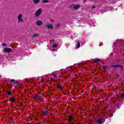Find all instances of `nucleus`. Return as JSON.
<instances>
[{
  "label": "nucleus",
  "instance_id": "obj_31",
  "mask_svg": "<svg viewBox=\"0 0 124 124\" xmlns=\"http://www.w3.org/2000/svg\"><path fill=\"white\" fill-rule=\"evenodd\" d=\"M54 78H55V76H54Z\"/></svg>",
  "mask_w": 124,
  "mask_h": 124
},
{
  "label": "nucleus",
  "instance_id": "obj_10",
  "mask_svg": "<svg viewBox=\"0 0 124 124\" xmlns=\"http://www.w3.org/2000/svg\"><path fill=\"white\" fill-rule=\"evenodd\" d=\"M74 9H75L76 10H77L78 8H80V6L79 5H73Z\"/></svg>",
  "mask_w": 124,
  "mask_h": 124
},
{
  "label": "nucleus",
  "instance_id": "obj_2",
  "mask_svg": "<svg viewBox=\"0 0 124 124\" xmlns=\"http://www.w3.org/2000/svg\"><path fill=\"white\" fill-rule=\"evenodd\" d=\"M22 17H23V15L19 14L17 16V19L18 20V22H24V20L22 19Z\"/></svg>",
  "mask_w": 124,
  "mask_h": 124
},
{
  "label": "nucleus",
  "instance_id": "obj_21",
  "mask_svg": "<svg viewBox=\"0 0 124 124\" xmlns=\"http://www.w3.org/2000/svg\"><path fill=\"white\" fill-rule=\"evenodd\" d=\"M57 46H58V44H54L52 46V48H56V47H57Z\"/></svg>",
  "mask_w": 124,
  "mask_h": 124
},
{
  "label": "nucleus",
  "instance_id": "obj_25",
  "mask_svg": "<svg viewBox=\"0 0 124 124\" xmlns=\"http://www.w3.org/2000/svg\"><path fill=\"white\" fill-rule=\"evenodd\" d=\"M9 120L11 121L12 122H13V117H9Z\"/></svg>",
  "mask_w": 124,
  "mask_h": 124
},
{
  "label": "nucleus",
  "instance_id": "obj_26",
  "mask_svg": "<svg viewBox=\"0 0 124 124\" xmlns=\"http://www.w3.org/2000/svg\"><path fill=\"white\" fill-rule=\"evenodd\" d=\"M121 43H122V45H124V40H122L121 41Z\"/></svg>",
  "mask_w": 124,
  "mask_h": 124
},
{
  "label": "nucleus",
  "instance_id": "obj_9",
  "mask_svg": "<svg viewBox=\"0 0 124 124\" xmlns=\"http://www.w3.org/2000/svg\"><path fill=\"white\" fill-rule=\"evenodd\" d=\"M67 117L68 118V119L67 120L68 122H71L73 119V116H71V115H69L67 116Z\"/></svg>",
  "mask_w": 124,
  "mask_h": 124
},
{
  "label": "nucleus",
  "instance_id": "obj_5",
  "mask_svg": "<svg viewBox=\"0 0 124 124\" xmlns=\"http://www.w3.org/2000/svg\"><path fill=\"white\" fill-rule=\"evenodd\" d=\"M42 24H43V22H42V21L41 20H37L35 23V24L37 26H42Z\"/></svg>",
  "mask_w": 124,
  "mask_h": 124
},
{
  "label": "nucleus",
  "instance_id": "obj_29",
  "mask_svg": "<svg viewBox=\"0 0 124 124\" xmlns=\"http://www.w3.org/2000/svg\"><path fill=\"white\" fill-rule=\"evenodd\" d=\"M38 93H40V94H41V93H40V92H38Z\"/></svg>",
  "mask_w": 124,
  "mask_h": 124
},
{
  "label": "nucleus",
  "instance_id": "obj_28",
  "mask_svg": "<svg viewBox=\"0 0 124 124\" xmlns=\"http://www.w3.org/2000/svg\"><path fill=\"white\" fill-rule=\"evenodd\" d=\"M93 8H95V6H93L92 7V9H93Z\"/></svg>",
  "mask_w": 124,
  "mask_h": 124
},
{
  "label": "nucleus",
  "instance_id": "obj_13",
  "mask_svg": "<svg viewBox=\"0 0 124 124\" xmlns=\"http://www.w3.org/2000/svg\"><path fill=\"white\" fill-rule=\"evenodd\" d=\"M9 101H11V102H14V101H16V98H15V97H12Z\"/></svg>",
  "mask_w": 124,
  "mask_h": 124
},
{
  "label": "nucleus",
  "instance_id": "obj_16",
  "mask_svg": "<svg viewBox=\"0 0 124 124\" xmlns=\"http://www.w3.org/2000/svg\"><path fill=\"white\" fill-rule=\"evenodd\" d=\"M80 46H81V43L80 42L78 41V43L77 44V46L78 48H80Z\"/></svg>",
  "mask_w": 124,
  "mask_h": 124
},
{
  "label": "nucleus",
  "instance_id": "obj_27",
  "mask_svg": "<svg viewBox=\"0 0 124 124\" xmlns=\"http://www.w3.org/2000/svg\"><path fill=\"white\" fill-rule=\"evenodd\" d=\"M2 46H6V43H3L2 44Z\"/></svg>",
  "mask_w": 124,
  "mask_h": 124
},
{
  "label": "nucleus",
  "instance_id": "obj_4",
  "mask_svg": "<svg viewBox=\"0 0 124 124\" xmlns=\"http://www.w3.org/2000/svg\"><path fill=\"white\" fill-rule=\"evenodd\" d=\"M5 53H11L12 52V49L10 48L6 47L4 49Z\"/></svg>",
  "mask_w": 124,
  "mask_h": 124
},
{
  "label": "nucleus",
  "instance_id": "obj_6",
  "mask_svg": "<svg viewBox=\"0 0 124 124\" xmlns=\"http://www.w3.org/2000/svg\"><path fill=\"white\" fill-rule=\"evenodd\" d=\"M33 98H37L38 100H40L41 99V97L40 96H38V95L36 94H34Z\"/></svg>",
  "mask_w": 124,
  "mask_h": 124
},
{
  "label": "nucleus",
  "instance_id": "obj_23",
  "mask_svg": "<svg viewBox=\"0 0 124 124\" xmlns=\"http://www.w3.org/2000/svg\"><path fill=\"white\" fill-rule=\"evenodd\" d=\"M7 93L8 95H11L12 94L11 91H9V92H7Z\"/></svg>",
  "mask_w": 124,
  "mask_h": 124
},
{
  "label": "nucleus",
  "instance_id": "obj_15",
  "mask_svg": "<svg viewBox=\"0 0 124 124\" xmlns=\"http://www.w3.org/2000/svg\"><path fill=\"white\" fill-rule=\"evenodd\" d=\"M94 62H102V61L100 60L99 59H96L94 60Z\"/></svg>",
  "mask_w": 124,
  "mask_h": 124
},
{
  "label": "nucleus",
  "instance_id": "obj_24",
  "mask_svg": "<svg viewBox=\"0 0 124 124\" xmlns=\"http://www.w3.org/2000/svg\"><path fill=\"white\" fill-rule=\"evenodd\" d=\"M15 81V80H14V79H12V80H9V82L10 83H12V82H14Z\"/></svg>",
  "mask_w": 124,
  "mask_h": 124
},
{
  "label": "nucleus",
  "instance_id": "obj_11",
  "mask_svg": "<svg viewBox=\"0 0 124 124\" xmlns=\"http://www.w3.org/2000/svg\"><path fill=\"white\" fill-rule=\"evenodd\" d=\"M57 88L58 89H60V90H62L63 89V88L62 86H61V84H60V83L58 84Z\"/></svg>",
  "mask_w": 124,
  "mask_h": 124
},
{
  "label": "nucleus",
  "instance_id": "obj_17",
  "mask_svg": "<svg viewBox=\"0 0 124 124\" xmlns=\"http://www.w3.org/2000/svg\"><path fill=\"white\" fill-rule=\"evenodd\" d=\"M32 36H33V37H36L37 38H38V35L37 34H35V33H33L32 35Z\"/></svg>",
  "mask_w": 124,
  "mask_h": 124
},
{
  "label": "nucleus",
  "instance_id": "obj_22",
  "mask_svg": "<svg viewBox=\"0 0 124 124\" xmlns=\"http://www.w3.org/2000/svg\"><path fill=\"white\" fill-rule=\"evenodd\" d=\"M103 70H106V68H107V66H103L102 67Z\"/></svg>",
  "mask_w": 124,
  "mask_h": 124
},
{
  "label": "nucleus",
  "instance_id": "obj_7",
  "mask_svg": "<svg viewBox=\"0 0 124 124\" xmlns=\"http://www.w3.org/2000/svg\"><path fill=\"white\" fill-rule=\"evenodd\" d=\"M97 123L99 124H103V122H102V118H99L96 121Z\"/></svg>",
  "mask_w": 124,
  "mask_h": 124
},
{
  "label": "nucleus",
  "instance_id": "obj_14",
  "mask_svg": "<svg viewBox=\"0 0 124 124\" xmlns=\"http://www.w3.org/2000/svg\"><path fill=\"white\" fill-rule=\"evenodd\" d=\"M42 114H44V115H47L48 113H49V111L48 110H44L42 111Z\"/></svg>",
  "mask_w": 124,
  "mask_h": 124
},
{
  "label": "nucleus",
  "instance_id": "obj_1",
  "mask_svg": "<svg viewBox=\"0 0 124 124\" xmlns=\"http://www.w3.org/2000/svg\"><path fill=\"white\" fill-rule=\"evenodd\" d=\"M42 13V9L41 8L39 9L37 11H36V13H35V16L36 17H39L40 15H41Z\"/></svg>",
  "mask_w": 124,
  "mask_h": 124
},
{
  "label": "nucleus",
  "instance_id": "obj_3",
  "mask_svg": "<svg viewBox=\"0 0 124 124\" xmlns=\"http://www.w3.org/2000/svg\"><path fill=\"white\" fill-rule=\"evenodd\" d=\"M46 27L48 28V29H50V30H52V29H54V26H53V25L51 24H50L49 22H47Z\"/></svg>",
  "mask_w": 124,
  "mask_h": 124
},
{
  "label": "nucleus",
  "instance_id": "obj_12",
  "mask_svg": "<svg viewBox=\"0 0 124 124\" xmlns=\"http://www.w3.org/2000/svg\"><path fill=\"white\" fill-rule=\"evenodd\" d=\"M108 112H109L108 115H109L110 117H113V111H112L111 110H109Z\"/></svg>",
  "mask_w": 124,
  "mask_h": 124
},
{
  "label": "nucleus",
  "instance_id": "obj_20",
  "mask_svg": "<svg viewBox=\"0 0 124 124\" xmlns=\"http://www.w3.org/2000/svg\"><path fill=\"white\" fill-rule=\"evenodd\" d=\"M60 24L59 23L57 24L56 26H55V28L56 29H58V28H60Z\"/></svg>",
  "mask_w": 124,
  "mask_h": 124
},
{
  "label": "nucleus",
  "instance_id": "obj_8",
  "mask_svg": "<svg viewBox=\"0 0 124 124\" xmlns=\"http://www.w3.org/2000/svg\"><path fill=\"white\" fill-rule=\"evenodd\" d=\"M111 67H117L118 68H124V67L120 65H114L111 66Z\"/></svg>",
  "mask_w": 124,
  "mask_h": 124
},
{
  "label": "nucleus",
  "instance_id": "obj_19",
  "mask_svg": "<svg viewBox=\"0 0 124 124\" xmlns=\"http://www.w3.org/2000/svg\"><path fill=\"white\" fill-rule=\"evenodd\" d=\"M42 2H46V3H49V0H43Z\"/></svg>",
  "mask_w": 124,
  "mask_h": 124
},
{
  "label": "nucleus",
  "instance_id": "obj_18",
  "mask_svg": "<svg viewBox=\"0 0 124 124\" xmlns=\"http://www.w3.org/2000/svg\"><path fill=\"white\" fill-rule=\"evenodd\" d=\"M39 1H40V0H34L33 2H34V3L36 4L37 3H38V2H39Z\"/></svg>",
  "mask_w": 124,
  "mask_h": 124
},
{
  "label": "nucleus",
  "instance_id": "obj_30",
  "mask_svg": "<svg viewBox=\"0 0 124 124\" xmlns=\"http://www.w3.org/2000/svg\"><path fill=\"white\" fill-rule=\"evenodd\" d=\"M23 106V103L20 104V106Z\"/></svg>",
  "mask_w": 124,
  "mask_h": 124
}]
</instances>
